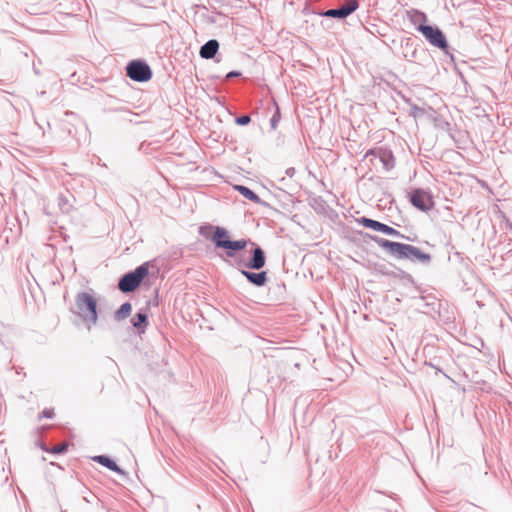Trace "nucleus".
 Returning <instances> with one entry per match:
<instances>
[{
    "mask_svg": "<svg viewBox=\"0 0 512 512\" xmlns=\"http://www.w3.org/2000/svg\"><path fill=\"white\" fill-rule=\"evenodd\" d=\"M369 155L378 156L380 158V160L383 162L384 168L386 170H389L394 166V157L389 150L372 149L366 153V157H368Z\"/></svg>",
    "mask_w": 512,
    "mask_h": 512,
    "instance_id": "obj_8",
    "label": "nucleus"
},
{
    "mask_svg": "<svg viewBox=\"0 0 512 512\" xmlns=\"http://www.w3.org/2000/svg\"><path fill=\"white\" fill-rule=\"evenodd\" d=\"M132 311V306L129 302H126L120 306V308L116 312V318L118 320H123L130 315Z\"/></svg>",
    "mask_w": 512,
    "mask_h": 512,
    "instance_id": "obj_16",
    "label": "nucleus"
},
{
    "mask_svg": "<svg viewBox=\"0 0 512 512\" xmlns=\"http://www.w3.org/2000/svg\"><path fill=\"white\" fill-rule=\"evenodd\" d=\"M360 223L366 228H370V229L380 231V232H382V229L385 225L381 222H378L373 219L365 218V217L361 218Z\"/></svg>",
    "mask_w": 512,
    "mask_h": 512,
    "instance_id": "obj_15",
    "label": "nucleus"
},
{
    "mask_svg": "<svg viewBox=\"0 0 512 512\" xmlns=\"http://www.w3.org/2000/svg\"><path fill=\"white\" fill-rule=\"evenodd\" d=\"M417 30L422 33L425 39L434 47L445 50L448 43L443 32L436 26L420 25Z\"/></svg>",
    "mask_w": 512,
    "mask_h": 512,
    "instance_id": "obj_4",
    "label": "nucleus"
},
{
    "mask_svg": "<svg viewBox=\"0 0 512 512\" xmlns=\"http://www.w3.org/2000/svg\"><path fill=\"white\" fill-rule=\"evenodd\" d=\"M377 243L380 247L388 250L395 257L403 259L406 244L389 241L387 239H379Z\"/></svg>",
    "mask_w": 512,
    "mask_h": 512,
    "instance_id": "obj_7",
    "label": "nucleus"
},
{
    "mask_svg": "<svg viewBox=\"0 0 512 512\" xmlns=\"http://www.w3.org/2000/svg\"><path fill=\"white\" fill-rule=\"evenodd\" d=\"M235 189L242 194L245 198L253 201V202H259V196L255 194L252 190H250L248 187L242 186V185H236Z\"/></svg>",
    "mask_w": 512,
    "mask_h": 512,
    "instance_id": "obj_14",
    "label": "nucleus"
},
{
    "mask_svg": "<svg viewBox=\"0 0 512 512\" xmlns=\"http://www.w3.org/2000/svg\"><path fill=\"white\" fill-rule=\"evenodd\" d=\"M127 75L134 81L146 82L152 77L150 67L141 61H132L126 68Z\"/></svg>",
    "mask_w": 512,
    "mask_h": 512,
    "instance_id": "obj_6",
    "label": "nucleus"
},
{
    "mask_svg": "<svg viewBox=\"0 0 512 512\" xmlns=\"http://www.w3.org/2000/svg\"><path fill=\"white\" fill-rule=\"evenodd\" d=\"M67 449H68V443H66V442H62V443H60L58 445H55L51 449L43 447L44 451L52 453V454H61V453L66 452Z\"/></svg>",
    "mask_w": 512,
    "mask_h": 512,
    "instance_id": "obj_19",
    "label": "nucleus"
},
{
    "mask_svg": "<svg viewBox=\"0 0 512 512\" xmlns=\"http://www.w3.org/2000/svg\"><path fill=\"white\" fill-rule=\"evenodd\" d=\"M75 302L77 315L96 324L98 320L96 298L88 292H81L76 295Z\"/></svg>",
    "mask_w": 512,
    "mask_h": 512,
    "instance_id": "obj_1",
    "label": "nucleus"
},
{
    "mask_svg": "<svg viewBox=\"0 0 512 512\" xmlns=\"http://www.w3.org/2000/svg\"><path fill=\"white\" fill-rule=\"evenodd\" d=\"M146 321H147V316L143 313H137L132 319L133 326L136 328L141 327V325L145 324Z\"/></svg>",
    "mask_w": 512,
    "mask_h": 512,
    "instance_id": "obj_21",
    "label": "nucleus"
},
{
    "mask_svg": "<svg viewBox=\"0 0 512 512\" xmlns=\"http://www.w3.org/2000/svg\"><path fill=\"white\" fill-rule=\"evenodd\" d=\"M236 122L240 125H246L250 122V117L247 115H244L242 117H239Z\"/></svg>",
    "mask_w": 512,
    "mask_h": 512,
    "instance_id": "obj_23",
    "label": "nucleus"
},
{
    "mask_svg": "<svg viewBox=\"0 0 512 512\" xmlns=\"http://www.w3.org/2000/svg\"><path fill=\"white\" fill-rule=\"evenodd\" d=\"M219 49V43L217 40H209L200 49V56L204 59H211L215 56Z\"/></svg>",
    "mask_w": 512,
    "mask_h": 512,
    "instance_id": "obj_10",
    "label": "nucleus"
},
{
    "mask_svg": "<svg viewBox=\"0 0 512 512\" xmlns=\"http://www.w3.org/2000/svg\"><path fill=\"white\" fill-rule=\"evenodd\" d=\"M238 73H235V72H231L227 75V77H233V76H237Z\"/></svg>",
    "mask_w": 512,
    "mask_h": 512,
    "instance_id": "obj_26",
    "label": "nucleus"
},
{
    "mask_svg": "<svg viewBox=\"0 0 512 512\" xmlns=\"http://www.w3.org/2000/svg\"><path fill=\"white\" fill-rule=\"evenodd\" d=\"M242 274L253 284L263 286L267 281V273L265 271L253 273L243 270Z\"/></svg>",
    "mask_w": 512,
    "mask_h": 512,
    "instance_id": "obj_12",
    "label": "nucleus"
},
{
    "mask_svg": "<svg viewBox=\"0 0 512 512\" xmlns=\"http://www.w3.org/2000/svg\"><path fill=\"white\" fill-rule=\"evenodd\" d=\"M279 117H280V113H279V108L277 107L276 114L272 118V126L273 127H275V124L279 120Z\"/></svg>",
    "mask_w": 512,
    "mask_h": 512,
    "instance_id": "obj_25",
    "label": "nucleus"
},
{
    "mask_svg": "<svg viewBox=\"0 0 512 512\" xmlns=\"http://www.w3.org/2000/svg\"><path fill=\"white\" fill-rule=\"evenodd\" d=\"M382 233H385L387 235H392V236H399L400 235L399 231H397L393 227H390V226H388L386 224L384 225V227L382 229Z\"/></svg>",
    "mask_w": 512,
    "mask_h": 512,
    "instance_id": "obj_22",
    "label": "nucleus"
},
{
    "mask_svg": "<svg viewBox=\"0 0 512 512\" xmlns=\"http://www.w3.org/2000/svg\"><path fill=\"white\" fill-rule=\"evenodd\" d=\"M148 275L146 265L137 267L133 272L125 274L118 283V288L122 292H132L141 284L142 280Z\"/></svg>",
    "mask_w": 512,
    "mask_h": 512,
    "instance_id": "obj_3",
    "label": "nucleus"
},
{
    "mask_svg": "<svg viewBox=\"0 0 512 512\" xmlns=\"http://www.w3.org/2000/svg\"><path fill=\"white\" fill-rule=\"evenodd\" d=\"M324 16L332 17V18H340V19H343V18L347 17V15L344 12L343 8L329 9L326 12H324Z\"/></svg>",
    "mask_w": 512,
    "mask_h": 512,
    "instance_id": "obj_20",
    "label": "nucleus"
},
{
    "mask_svg": "<svg viewBox=\"0 0 512 512\" xmlns=\"http://www.w3.org/2000/svg\"><path fill=\"white\" fill-rule=\"evenodd\" d=\"M43 417H46V418H52L53 415H54V411L52 409H45L43 412Z\"/></svg>",
    "mask_w": 512,
    "mask_h": 512,
    "instance_id": "obj_24",
    "label": "nucleus"
},
{
    "mask_svg": "<svg viewBox=\"0 0 512 512\" xmlns=\"http://www.w3.org/2000/svg\"><path fill=\"white\" fill-rule=\"evenodd\" d=\"M408 16L410 17V20L414 23L416 22H426L427 16L425 13L418 11L416 9H413L411 11H408Z\"/></svg>",
    "mask_w": 512,
    "mask_h": 512,
    "instance_id": "obj_17",
    "label": "nucleus"
},
{
    "mask_svg": "<svg viewBox=\"0 0 512 512\" xmlns=\"http://www.w3.org/2000/svg\"><path fill=\"white\" fill-rule=\"evenodd\" d=\"M409 200L415 208L423 212H428L435 206L432 194L424 189H415L411 191L409 194Z\"/></svg>",
    "mask_w": 512,
    "mask_h": 512,
    "instance_id": "obj_5",
    "label": "nucleus"
},
{
    "mask_svg": "<svg viewBox=\"0 0 512 512\" xmlns=\"http://www.w3.org/2000/svg\"><path fill=\"white\" fill-rule=\"evenodd\" d=\"M93 460L114 472L122 473L121 469L116 465V463L106 456H103V455L95 456L93 458Z\"/></svg>",
    "mask_w": 512,
    "mask_h": 512,
    "instance_id": "obj_13",
    "label": "nucleus"
},
{
    "mask_svg": "<svg viewBox=\"0 0 512 512\" xmlns=\"http://www.w3.org/2000/svg\"><path fill=\"white\" fill-rule=\"evenodd\" d=\"M212 241L217 247L226 249L228 256H234L235 251L242 250L247 246L245 239L232 241L228 231L221 227L215 228Z\"/></svg>",
    "mask_w": 512,
    "mask_h": 512,
    "instance_id": "obj_2",
    "label": "nucleus"
},
{
    "mask_svg": "<svg viewBox=\"0 0 512 512\" xmlns=\"http://www.w3.org/2000/svg\"><path fill=\"white\" fill-rule=\"evenodd\" d=\"M359 7L357 0H347L346 3L341 7L347 16L352 14Z\"/></svg>",
    "mask_w": 512,
    "mask_h": 512,
    "instance_id": "obj_18",
    "label": "nucleus"
},
{
    "mask_svg": "<svg viewBox=\"0 0 512 512\" xmlns=\"http://www.w3.org/2000/svg\"><path fill=\"white\" fill-rule=\"evenodd\" d=\"M416 259L421 262H428L430 260V255L422 252L415 246L406 244L403 259Z\"/></svg>",
    "mask_w": 512,
    "mask_h": 512,
    "instance_id": "obj_9",
    "label": "nucleus"
},
{
    "mask_svg": "<svg viewBox=\"0 0 512 512\" xmlns=\"http://www.w3.org/2000/svg\"><path fill=\"white\" fill-rule=\"evenodd\" d=\"M265 265V255L261 248H256L253 251L252 259L247 263L250 269H261Z\"/></svg>",
    "mask_w": 512,
    "mask_h": 512,
    "instance_id": "obj_11",
    "label": "nucleus"
}]
</instances>
